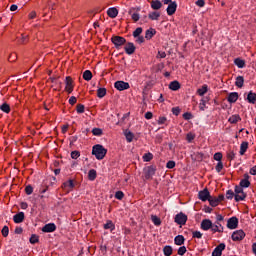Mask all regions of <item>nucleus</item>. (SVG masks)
Here are the masks:
<instances>
[{"label": "nucleus", "instance_id": "ddd939ff", "mask_svg": "<svg viewBox=\"0 0 256 256\" xmlns=\"http://www.w3.org/2000/svg\"><path fill=\"white\" fill-rule=\"evenodd\" d=\"M65 85V91H67V93H73V78H71V76L66 77Z\"/></svg>", "mask_w": 256, "mask_h": 256}, {"label": "nucleus", "instance_id": "393cba45", "mask_svg": "<svg viewBox=\"0 0 256 256\" xmlns=\"http://www.w3.org/2000/svg\"><path fill=\"white\" fill-rule=\"evenodd\" d=\"M207 91H209V86H207V84H204L201 88L197 89V95L203 97V95H205Z\"/></svg>", "mask_w": 256, "mask_h": 256}, {"label": "nucleus", "instance_id": "4c0bfd02", "mask_svg": "<svg viewBox=\"0 0 256 256\" xmlns=\"http://www.w3.org/2000/svg\"><path fill=\"white\" fill-rule=\"evenodd\" d=\"M0 109L3 111V113H11V106H9L7 102H4L2 105H0Z\"/></svg>", "mask_w": 256, "mask_h": 256}, {"label": "nucleus", "instance_id": "c756f323", "mask_svg": "<svg viewBox=\"0 0 256 256\" xmlns=\"http://www.w3.org/2000/svg\"><path fill=\"white\" fill-rule=\"evenodd\" d=\"M88 179H89V181H95V179H97V170H95V169L89 170Z\"/></svg>", "mask_w": 256, "mask_h": 256}, {"label": "nucleus", "instance_id": "0e129e2a", "mask_svg": "<svg viewBox=\"0 0 256 256\" xmlns=\"http://www.w3.org/2000/svg\"><path fill=\"white\" fill-rule=\"evenodd\" d=\"M167 169H175V161L170 160L166 164Z\"/></svg>", "mask_w": 256, "mask_h": 256}, {"label": "nucleus", "instance_id": "09e8293b", "mask_svg": "<svg viewBox=\"0 0 256 256\" xmlns=\"http://www.w3.org/2000/svg\"><path fill=\"white\" fill-rule=\"evenodd\" d=\"M30 243L32 245H35V243H39V236H37L36 234H32V236L30 237Z\"/></svg>", "mask_w": 256, "mask_h": 256}, {"label": "nucleus", "instance_id": "c9c22d12", "mask_svg": "<svg viewBox=\"0 0 256 256\" xmlns=\"http://www.w3.org/2000/svg\"><path fill=\"white\" fill-rule=\"evenodd\" d=\"M83 79L85 81H91V79H93V73L90 70H86L83 73Z\"/></svg>", "mask_w": 256, "mask_h": 256}, {"label": "nucleus", "instance_id": "9d476101", "mask_svg": "<svg viewBox=\"0 0 256 256\" xmlns=\"http://www.w3.org/2000/svg\"><path fill=\"white\" fill-rule=\"evenodd\" d=\"M42 231L43 233H53L57 231V226L55 225V223H48L42 227Z\"/></svg>", "mask_w": 256, "mask_h": 256}, {"label": "nucleus", "instance_id": "a878e982", "mask_svg": "<svg viewBox=\"0 0 256 256\" xmlns=\"http://www.w3.org/2000/svg\"><path fill=\"white\" fill-rule=\"evenodd\" d=\"M228 121H229L232 125H235L236 123H239V121H241V116H239V114H234V115L230 116V118L228 119Z\"/></svg>", "mask_w": 256, "mask_h": 256}, {"label": "nucleus", "instance_id": "f03ea898", "mask_svg": "<svg viewBox=\"0 0 256 256\" xmlns=\"http://www.w3.org/2000/svg\"><path fill=\"white\" fill-rule=\"evenodd\" d=\"M111 41L115 49H121V47L127 43V39L123 36H112Z\"/></svg>", "mask_w": 256, "mask_h": 256}, {"label": "nucleus", "instance_id": "13d9d810", "mask_svg": "<svg viewBox=\"0 0 256 256\" xmlns=\"http://www.w3.org/2000/svg\"><path fill=\"white\" fill-rule=\"evenodd\" d=\"M223 159V154L221 152H217L214 154V160L221 162V160Z\"/></svg>", "mask_w": 256, "mask_h": 256}, {"label": "nucleus", "instance_id": "37998d69", "mask_svg": "<svg viewBox=\"0 0 256 256\" xmlns=\"http://www.w3.org/2000/svg\"><path fill=\"white\" fill-rule=\"evenodd\" d=\"M209 101V97L202 98L200 101V111H205V106L207 105Z\"/></svg>", "mask_w": 256, "mask_h": 256}, {"label": "nucleus", "instance_id": "680f3d73", "mask_svg": "<svg viewBox=\"0 0 256 256\" xmlns=\"http://www.w3.org/2000/svg\"><path fill=\"white\" fill-rule=\"evenodd\" d=\"M25 193H26V195H32L33 194V186L27 185L25 187Z\"/></svg>", "mask_w": 256, "mask_h": 256}, {"label": "nucleus", "instance_id": "338daca9", "mask_svg": "<svg viewBox=\"0 0 256 256\" xmlns=\"http://www.w3.org/2000/svg\"><path fill=\"white\" fill-rule=\"evenodd\" d=\"M186 139H187L188 143H191V142L195 139V134H193V133H188V134L186 135Z\"/></svg>", "mask_w": 256, "mask_h": 256}, {"label": "nucleus", "instance_id": "0eeeda50", "mask_svg": "<svg viewBox=\"0 0 256 256\" xmlns=\"http://www.w3.org/2000/svg\"><path fill=\"white\" fill-rule=\"evenodd\" d=\"M232 241H243L245 239V232L243 230H236L232 233Z\"/></svg>", "mask_w": 256, "mask_h": 256}, {"label": "nucleus", "instance_id": "774afa93", "mask_svg": "<svg viewBox=\"0 0 256 256\" xmlns=\"http://www.w3.org/2000/svg\"><path fill=\"white\" fill-rule=\"evenodd\" d=\"M172 113H173V115H175L176 117L179 116V113H181V108H179V107H173V108H172Z\"/></svg>", "mask_w": 256, "mask_h": 256}, {"label": "nucleus", "instance_id": "69168bd1", "mask_svg": "<svg viewBox=\"0 0 256 256\" xmlns=\"http://www.w3.org/2000/svg\"><path fill=\"white\" fill-rule=\"evenodd\" d=\"M215 169L217 173H221V171H223V162H218Z\"/></svg>", "mask_w": 256, "mask_h": 256}, {"label": "nucleus", "instance_id": "de8ad7c7", "mask_svg": "<svg viewBox=\"0 0 256 256\" xmlns=\"http://www.w3.org/2000/svg\"><path fill=\"white\" fill-rule=\"evenodd\" d=\"M153 159V154L151 152H148L143 155V161L149 162Z\"/></svg>", "mask_w": 256, "mask_h": 256}, {"label": "nucleus", "instance_id": "e2e57ef3", "mask_svg": "<svg viewBox=\"0 0 256 256\" xmlns=\"http://www.w3.org/2000/svg\"><path fill=\"white\" fill-rule=\"evenodd\" d=\"M165 57H167V53H165V51H158L156 59H165Z\"/></svg>", "mask_w": 256, "mask_h": 256}, {"label": "nucleus", "instance_id": "72a5a7b5", "mask_svg": "<svg viewBox=\"0 0 256 256\" xmlns=\"http://www.w3.org/2000/svg\"><path fill=\"white\" fill-rule=\"evenodd\" d=\"M163 253H164L165 256L173 255V247H171L169 245L164 246Z\"/></svg>", "mask_w": 256, "mask_h": 256}, {"label": "nucleus", "instance_id": "c03bdc74", "mask_svg": "<svg viewBox=\"0 0 256 256\" xmlns=\"http://www.w3.org/2000/svg\"><path fill=\"white\" fill-rule=\"evenodd\" d=\"M239 186H241V187L244 188V189H247V188L251 187V182H250L249 180H244V179H242V180L240 181Z\"/></svg>", "mask_w": 256, "mask_h": 256}, {"label": "nucleus", "instance_id": "603ef678", "mask_svg": "<svg viewBox=\"0 0 256 256\" xmlns=\"http://www.w3.org/2000/svg\"><path fill=\"white\" fill-rule=\"evenodd\" d=\"M123 197H125V194L123 193V191H117L115 193V199H118V201L123 200Z\"/></svg>", "mask_w": 256, "mask_h": 256}, {"label": "nucleus", "instance_id": "49530a36", "mask_svg": "<svg viewBox=\"0 0 256 256\" xmlns=\"http://www.w3.org/2000/svg\"><path fill=\"white\" fill-rule=\"evenodd\" d=\"M141 33H143V28L138 27L135 29V31L133 32V37L137 38L141 36Z\"/></svg>", "mask_w": 256, "mask_h": 256}, {"label": "nucleus", "instance_id": "ea45409f", "mask_svg": "<svg viewBox=\"0 0 256 256\" xmlns=\"http://www.w3.org/2000/svg\"><path fill=\"white\" fill-rule=\"evenodd\" d=\"M211 207H217V205H219V200L217 199V197H212L210 196V198L208 199Z\"/></svg>", "mask_w": 256, "mask_h": 256}, {"label": "nucleus", "instance_id": "58836bf2", "mask_svg": "<svg viewBox=\"0 0 256 256\" xmlns=\"http://www.w3.org/2000/svg\"><path fill=\"white\" fill-rule=\"evenodd\" d=\"M234 199L236 203H239V201H245V199H247V194H235Z\"/></svg>", "mask_w": 256, "mask_h": 256}, {"label": "nucleus", "instance_id": "1a4fd4ad", "mask_svg": "<svg viewBox=\"0 0 256 256\" xmlns=\"http://www.w3.org/2000/svg\"><path fill=\"white\" fill-rule=\"evenodd\" d=\"M210 197H211V193L207 188H205L204 190H201L198 193V199H200V201H203V202L209 201Z\"/></svg>", "mask_w": 256, "mask_h": 256}, {"label": "nucleus", "instance_id": "052dcab7", "mask_svg": "<svg viewBox=\"0 0 256 256\" xmlns=\"http://www.w3.org/2000/svg\"><path fill=\"white\" fill-rule=\"evenodd\" d=\"M2 235L3 237H9V226H4L2 228Z\"/></svg>", "mask_w": 256, "mask_h": 256}, {"label": "nucleus", "instance_id": "dca6fc26", "mask_svg": "<svg viewBox=\"0 0 256 256\" xmlns=\"http://www.w3.org/2000/svg\"><path fill=\"white\" fill-rule=\"evenodd\" d=\"M75 188V182L73 180H68L62 184V189L66 191H71Z\"/></svg>", "mask_w": 256, "mask_h": 256}, {"label": "nucleus", "instance_id": "a211bd4d", "mask_svg": "<svg viewBox=\"0 0 256 256\" xmlns=\"http://www.w3.org/2000/svg\"><path fill=\"white\" fill-rule=\"evenodd\" d=\"M150 5H151V9H153L154 11H159V9L163 7V3L160 0H152L150 2Z\"/></svg>", "mask_w": 256, "mask_h": 256}, {"label": "nucleus", "instance_id": "bf43d9fd", "mask_svg": "<svg viewBox=\"0 0 256 256\" xmlns=\"http://www.w3.org/2000/svg\"><path fill=\"white\" fill-rule=\"evenodd\" d=\"M183 119H185V121H190V119H193V114H191V112H185L183 114Z\"/></svg>", "mask_w": 256, "mask_h": 256}, {"label": "nucleus", "instance_id": "e433bc0d", "mask_svg": "<svg viewBox=\"0 0 256 256\" xmlns=\"http://www.w3.org/2000/svg\"><path fill=\"white\" fill-rule=\"evenodd\" d=\"M105 95H107V89L106 88H98L97 97H99V99H103V97H105Z\"/></svg>", "mask_w": 256, "mask_h": 256}, {"label": "nucleus", "instance_id": "cd10ccee", "mask_svg": "<svg viewBox=\"0 0 256 256\" xmlns=\"http://www.w3.org/2000/svg\"><path fill=\"white\" fill-rule=\"evenodd\" d=\"M234 65H236L238 69H243L245 67V60L241 58H236L234 60Z\"/></svg>", "mask_w": 256, "mask_h": 256}, {"label": "nucleus", "instance_id": "3c124183", "mask_svg": "<svg viewBox=\"0 0 256 256\" xmlns=\"http://www.w3.org/2000/svg\"><path fill=\"white\" fill-rule=\"evenodd\" d=\"M76 111L78 114H81V113H85V105L83 104H78L76 106Z\"/></svg>", "mask_w": 256, "mask_h": 256}, {"label": "nucleus", "instance_id": "6e6d98bb", "mask_svg": "<svg viewBox=\"0 0 256 256\" xmlns=\"http://www.w3.org/2000/svg\"><path fill=\"white\" fill-rule=\"evenodd\" d=\"M192 237H193L194 239H201V238L203 237V233H201L200 231H194V232L192 233Z\"/></svg>", "mask_w": 256, "mask_h": 256}, {"label": "nucleus", "instance_id": "6ab92c4d", "mask_svg": "<svg viewBox=\"0 0 256 256\" xmlns=\"http://www.w3.org/2000/svg\"><path fill=\"white\" fill-rule=\"evenodd\" d=\"M246 101H248V103H250L251 105H255V103H256V93L253 92V91H250L247 94Z\"/></svg>", "mask_w": 256, "mask_h": 256}, {"label": "nucleus", "instance_id": "f3484780", "mask_svg": "<svg viewBox=\"0 0 256 256\" xmlns=\"http://www.w3.org/2000/svg\"><path fill=\"white\" fill-rule=\"evenodd\" d=\"M14 223H23L25 221V213L18 212L16 215L13 216Z\"/></svg>", "mask_w": 256, "mask_h": 256}, {"label": "nucleus", "instance_id": "bb28decb", "mask_svg": "<svg viewBox=\"0 0 256 256\" xmlns=\"http://www.w3.org/2000/svg\"><path fill=\"white\" fill-rule=\"evenodd\" d=\"M159 17H161V13L157 11L148 14V18L151 19V21H159Z\"/></svg>", "mask_w": 256, "mask_h": 256}, {"label": "nucleus", "instance_id": "6e6552de", "mask_svg": "<svg viewBox=\"0 0 256 256\" xmlns=\"http://www.w3.org/2000/svg\"><path fill=\"white\" fill-rule=\"evenodd\" d=\"M226 226L228 229H237L239 227V219L235 216L229 218Z\"/></svg>", "mask_w": 256, "mask_h": 256}, {"label": "nucleus", "instance_id": "79ce46f5", "mask_svg": "<svg viewBox=\"0 0 256 256\" xmlns=\"http://www.w3.org/2000/svg\"><path fill=\"white\" fill-rule=\"evenodd\" d=\"M151 221L156 227H159V225H161V218L157 217V215H152Z\"/></svg>", "mask_w": 256, "mask_h": 256}, {"label": "nucleus", "instance_id": "aec40b11", "mask_svg": "<svg viewBox=\"0 0 256 256\" xmlns=\"http://www.w3.org/2000/svg\"><path fill=\"white\" fill-rule=\"evenodd\" d=\"M237 99H239V93L231 92L228 95L227 101H228V103H237Z\"/></svg>", "mask_w": 256, "mask_h": 256}, {"label": "nucleus", "instance_id": "a18cd8bd", "mask_svg": "<svg viewBox=\"0 0 256 256\" xmlns=\"http://www.w3.org/2000/svg\"><path fill=\"white\" fill-rule=\"evenodd\" d=\"M92 135L95 137H101V135H103V130L101 128H93Z\"/></svg>", "mask_w": 256, "mask_h": 256}, {"label": "nucleus", "instance_id": "5701e85b", "mask_svg": "<svg viewBox=\"0 0 256 256\" xmlns=\"http://www.w3.org/2000/svg\"><path fill=\"white\" fill-rule=\"evenodd\" d=\"M169 89H171V91H179V89H181V84L179 83V81L174 80L170 82Z\"/></svg>", "mask_w": 256, "mask_h": 256}, {"label": "nucleus", "instance_id": "8fccbe9b", "mask_svg": "<svg viewBox=\"0 0 256 256\" xmlns=\"http://www.w3.org/2000/svg\"><path fill=\"white\" fill-rule=\"evenodd\" d=\"M234 193L235 195L245 194V192L243 191V187L241 186H235Z\"/></svg>", "mask_w": 256, "mask_h": 256}, {"label": "nucleus", "instance_id": "412c9836", "mask_svg": "<svg viewBox=\"0 0 256 256\" xmlns=\"http://www.w3.org/2000/svg\"><path fill=\"white\" fill-rule=\"evenodd\" d=\"M107 15L108 17H110L111 19H115V17H117L119 15V10H117V8L113 7V8H109L107 10Z\"/></svg>", "mask_w": 256, "mask_h": 256}, {"label": "nucleus", "instance_id": "a19ab883", "mask_svg": "<svg viewBox=\"0 0 256 256\" xmlns=\"http://www.w3.org/2000/svg\"><path fill=\"white\" fill-rule=\"evenodd\" d=\"M104 229H110V231H115V224H113V221L108 220V221L104 224Z\"/></svg>", "mask_w": 256, "mask_h": 256}, {"label": "nucleus", "instance_id": "7ed1b4c3", "mask_svg": "<svg viewBox=\"0 0 256 256\" xmlns=\"http://www.w3.org/2000/svg\"><path fill=\"white\" fill-rule=\"evenodd\" d=\"M157 171V168L155 166L151 165L144 169V177L146 180L153 179V175H155V172Z\"/></svg>", "mask_w": 256, "mask_h": 256}, {"label": "nucleus", "instance_id": "4468645a", "mask_svg": "<svg viewBox=\"0 0 256 256\" xmlns=\"http://www.w3.org/2000/svg\"><path fill=\"white\" fill-rule=\"evenodd\" d=\"M137 48L135 47V44H133V42H126V46L124 47L125 53L127 55H133V53H135V50Z\"/></svg>", "mask_w": 256, "mask_h": 256}, {"label": "nucleus", "instance_id": "4d7b16f0", "mask_svg": "<svg viewBox=\"0 0 256 256\" xmlns=\"http://www.w3.org/2000/svg\"><path fill=\"white\" fill-rule=\"evenodd\" d=\"M187 253V247L185 246H181L179 249H178V255L180 256H183Z\"/></svg>", "mask_w": 256, "mask_h": 256}, {"label": "nucleus", "instance_id": "c85d7f7f", "mask_svg": "<svg viewBox=\"0 0 256 256\" xmlns=\"http://www.w3.org/2000/svg\"><path fill=\"white\" fill-rule=\"evenodd\" d=\"M124 135L128 143H131L133 141V138L135 137V134H133V132L129 130H125Z\"/></svg>", "mask_w": 256, "mask_h": 256}, {"label": "nucleus", "instance_id": "f8f14e48", "mask_svg": "<svg viewBox=\"0 0 256 256\" xmlns=\"http://www.w3.org/2000/svg\"><path fill=\"white\" fill-rule=\"evenodd\" d=\"M177 11V2L173 1L170 4H168V7L166 8V13L167 15L171 16V15H175Z\"/></svg>", "mask_w": 256, "mask_h": 256}, {"label": "nucleus", "instance_id": "20e7f679", "mask_svg": "<svg viewBox=\"0 0 256 256\" xmlns=\"http://www.w3.org/2000/svg\"><path fill=\"white\" fill-rule=\"evenodd\" d=\"M174 221L177 225H185L187 223V215L183 212H180L175 215Z\"/></svg>", "mask_w": 256, "mask_h": 256}, {"label": "nucleus", "instance_id": "f257e3e1", "mask_svg": "<svg viewBox=\"0 0 256 256\" xmlns=\"http://www.w3.org/2000/svg\"><path fill=\"white\" fill-rule=\"evenodd\" d=\"M92 155H94L98 161H101L105 159V155H107V149L101 144H96L92 147Z\"/></svg>", "mask_w": 256, "mask_h": 256}, {"label": "nucleus", "instance_id": "423d86ee", "mask_svg": "<svg viewBox=\"0 0 256 256\" xmlns=\"http://www.w3.org/2000/svg\"><path fill=\"white\" fill-rule=\"evenodd\" d=\"M114 87H115V89H117V91H127V89H129L130 85H129V82L116 81L114 83Z\"/></svg>", "mask_w": 256, "mask_h": 256}, {"label": "nucleus", "instance_id": "4be33fe9", "mask_svg": "<svg viewBox=\"0 0 256 256\" xmlns=\"http://www.w3.org/2000/svg\"><path fill=\"white\" fill-rule=\"evenodd\" d=\"M157 33V30L150 28L148 30H146L145 32V39H147L148 41L153 39V36H155Z\"/></svg>", "mask_w": 256, "mask_h": 256}, {"label": "nucleus", "instance_id": "2eb2a0df", "mask_svg": "<svg viewBox=\"0 0 256 256\" xmlns=\"http://www.w3.org/2000/svg\"><path fill=\"white\" fill-rule=\"evenodd\" d=\"M211 227H213V222L210 219L202 220L201 229H203V231H209V229H211Z\"/></svg>", "mask_w": 256, "mask_h": 256}, {"label": "nucleus", "instance_id": "473e14b6", "mask_svg": "<svg viewBox=\"0 0 256 256\" xmlns=\"http://www.w3.org/2000/svg\"><path fill=\"white\" fill-rule=\"evenodd\" d=\"M244 83H245V78H243V76H238V77L236 78L235 85H236V87H238L239 89H241V87H243Z\"/></svg>", "mask_w": 256, "mask_h": 256}, {"label": "nucleus", "instance_id": "7c9ffc66", "mask_svg": "<svg viewBox=\"0 0 256 256\" xmlns=\"http://www.w3.org/2000/svg\"><path fill=\"white\" fill-rule=\"evenodd\" d=\"M48 190L49 187L40 189V199H49V193H47Z\"/></svg>", "mask_w": 256, "mask_h": 256}, {"label": "nucleus", "instance_id": "5fc2aeb1", "mask_svg": "<svg viewBox=\"0 0 256 256\" xmlns=\"http://www.w3.org/2000/svg\"><path fill=\"white\" fill-rule=\"evenodd\" d=\"M70 155L72 159H79V157H81V152L75 150V151H72Z\"/></svg>", "mask_w": 256, "mask_h": 256}, {"label": "nucleus", "instance_id": "2f4dec72", "mask_svg": "<svg viewBox=\"0 0 256 256\" xmlns=\"http://www.w3.org/2000/svg\"><path fill=\"white\" fill-rule=\"evenodd\" d=\"M247 149H249V142H242L240 145V155L247 153Z\"/></svg>", "mask_w": 256, "mask_h": 256}, {"label": "nucleus", "instance_id": "b1692460", "mask_svg": "<svg viewBox=\"0 0 256 256\" xmlns=\"http://www.w3.org/2000/svg\"><path fill=\"white\" fill-rule=\"evenodd\" d=\"M175 245L181 246L185 244V237L183 235H178L174 238Z\"/></svg>", "mask_w": 256, "mask_h": 256}, {"label": "nucleus", "instance_id": "9b49d317", "mask_svg": "<svg viewBox=\"0 0 256 256\" xmlns=\"http://www.w3.org/2000/svg\"><path fill=\"white\" fill-rule=\"evenodd\" d=\"M225 243H220L212 252V256H221L223 255V251H225Z\"/></svg>", "mask_w": 256, "mask_h": 256}, {"label": "nucleus", "instance_id": "39448f33", "mask_svg": "<svg viewBox=\"0 0 256 256\" xmlns=\"http://www.w3.org/2000/svg\"><path fill=\"white\" fill-rule=\"evenodd\" d=\"M139 11H141V8H130L128 13L131 16L132 20L137 23L139 19H141V16L139 15Z\"/></svg>", "mask_w": 256, "mask_h": 256}, {"label": "nucleus", "instance_id": "864d4df0", "mask_svg": "<svg viewBox=\"0 0 256 256\" xmlns=\"http://www.w3.org/2000/svg\"><path fill=\"white\" fill-rule=\"evenodd\" d=\"M233 197L235 198V192H233V190H227L226 191V199H233Z\"/></svg>", "mask_w": 256, "mask_h": 256}, {"label": "nucleus", "instance_id": "f704fd0d", "mask_svg": "<svg viewBox=\"0 0 256 256\" xmlns=\"http://www.w3.org/2000/svg\"><path fill=\"white\" fill-rule=\"evenodd\" d=\"M210 229L214 233H223V228L222 229L219 228V222H215L214 224L212 223V227Z\"/></svg>", "mask_w": 256, "mask_h": 256}]
</instances>
